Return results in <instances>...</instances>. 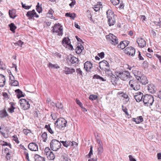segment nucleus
Returning <instances> with one entry per match:
<instances>
[{"instance_id": "obj_38", "label": "nucleus", "mask_w": 161, "mask_h": 161, "mask_svg": "<svg viewBox=\"0 0 161 161\" xmlns=\"http://www.w3.org/2000/svg\"><path fill=\"white\" fill-rule=\"evenodd\" d=\"M12 103L11 105V107L10 108H8V111L10 113H12L14 112V110L15 108L14 107V103Z\"/></svg>"}, {"instance_id": "obj_56", "label": "nucleus", "mask_w": 161, "mask_h": 161, "mask_svg": "<svg viewBox=\"0 0 161 161\" xmlns=\"http://www.w3.org/2000/svg\"><path fill=\"white\" fill-rule=\"evenodd\" d=\"M97 55L99 56V57H100L101 58H103L104 57V52H102L100 53H98Z\"/></svg>"}, {"instance_id": "obj_45", "label": "nucleus", "mask_w": 161, "mask_h": 161, "mask_svg": "<svg viewBox=\"0 0 161 161\" xmlns=\"http://www.w3.org/2000/svg\"><path fill=\"white\" fill-rule=\"evenodd\" d=\"M76 71L77 74H79L80 76L82 77L83 76V72L80 68L77 69H76Z\"/></svg>"}, {"instance_id": "obj_21", "label": "nucleus", "mask_w": 161, "mask_h": 161, "mask_svg": "<svg viewBox=\"0 0 161 161\" xmlns=\"http://www.w3.org/2000/svg\"><path fill=\"white\" fill-rule=\"evenodd\" d=\"M148 92L152 93L155 92V87L153 84H150L148 86L147 88Z\"/></svg>"}, {"instance_id": "obj_34", "label": "nucleus", "mask_w": 161, "mask_h": 161, "mask_svg": "<svg viewBox=\"0 0 161 161\" xmlns=\"http://www.w3.org/2000/svg\"><path fill=\"white\" fill-rule=\"evenodd\" d=\"M8 115L7 112L5 110H3L0 112V117L3 118Z\"/></svg>"}, {"instance_id": "obj_2", "label": "nucleus", "mask_w": 161, "mask_h": 161, "mask_svg": "<svg viewBox=\"0 0 161 161\" xmlns=\"http://www.w3.org/2000/svg\"><path fill=\"white\" fill-rule=\"evenodd\" d=\"M116 75L118 77L124 80H129L131 77L129 72L126 71L118 72Z\"/></svg>"}, {"instance_id": "obj_61", "label": "nucleus", "mask_w": 161, "mask_h": 161, "mask_svg": "<svg viewBox=\"0 0 161 161\" xmlns=\"http://www.w3.org/2000/svg\"><path fill=\"white\" fill-rule=\"evenodd\" d=\"M30 131V130H27L24 129L23 130V132L26 135H27V134L29 133Z\"/></svg>"}, {"instance_id": "obj_32", "label": "nucleus", "mask_w": 161, "mask_h": 161, "mask_svg": "<svg viewBox=\"0 0 161 161\" xmlns=\"http://www.w3.org/2000/svg\"><path fill=\"white\" fill-rule=\"evenodd\" d=\"M21 107L24 110H27L28 109L30 108V105L29 103V102L27 101L26 102V103H25V104L24 103Z\"/></svg>"}, {"instance_id": "obj_22", "label": "nucleus", "mask_w": 161, "mask_h": 161, "mask_svg": "<svg viewBox=\"0 0 161 161\" xmlns=\"http://www.w3.org/2000/svg\"><path fill=\"white\" fill-rule=\"evenodd\" d=\"M132 120L136 124H139L143 121V119L142 116H140L136 118H133Z\"/></svg>"}, {"instance_id": "obj_26", "label": "nucleus", "mask_w": 161, "mask_h": 161, "mask_svg": "<svg viewBox=\"0 0 161 161\" xmlns=\"http://www.w3.org/2000/svg\"><path fill=\"white\" fill-rule=\"evenodd\" d=\"M60 142L62 143L64 146L67 147H68V146H71V145L73 144L71 142L69 141H60Z\"/></svg>"}, {"instance_id": "obj_31", "label": "nucleus", "mask_w": 161, "mask_h": 161, "mask_svg": "<svg viewBox=\"0 0 161 161\" xmlns=\"http://www.w3.org/2000/svg\"><path fill=\"white\" fill-rule=\"evenodd\" d=\"M84 49L82 45L80 44V46H78L76 48V52L77 54H80Z\"/></svg>"}, {"instance_id": "obj_10", "label": "nucleus", "mask_w": 161, "mask_h": 161, "mask_svg": "<svg viewBox=\"0 0 161 161\" xmlns=\"http://www.w3.org/2000/svg\"><path fill=\"white\" fill-rule=\"evenodd\" d=\"M124 52L125 53L128 55L134 56L135 53V50L132 47H128L125 49Z\"/></svg>"}, {"instance_id": "obj_60", "label": "nucleus", "mask_w": 161, "mask_h": 161, "mask_svg": "<svg viewBox=\"0 0 161 161\" xmlns=\"http://www.w3.org/2000/svg\"><path fill=\"white\" fill-rule=\"evenodd\" d=\"M76 3V2L75 0H73L72 2L69 4V5L71 7H72L74 6V5Z\"/></svg>"}, {"instance_id": "obj_64", "label": "nucleus", "mask_w": 161, "mask_h": 161, "mask_svg": "<svg viewBox=\"0 0 161 161\" xmlns=\"http://www.w3.org/2000/svg\"><path fill=\"white\" fill-rule=\"evenodd\" d=\"M129 157L130 161H136L135 158H133L132 155H130Z\"/></svg>"}, {"instance_id": "obj_37", "label": "nucleus", "mask_w": 161, "mask_h": 161, "mask_svg": "<svg viewBox=\"0 0 161 161\" xmlns=\"http://www.w3.org/2000/svg\"><path fill=\"white\" fill-rule=\"evenodd\" d=\"M103 148L102 145L99 146L97 149V155L101 156L103 152Z\"/></svg>"}, {"instance_id": "obj_7", "label": "nucleus", "mask_w": 161, "mask_h": 161, "mask_svg": "<svg viewBox=\"0 0 161 161\" xmlns=\"http://www.w3.org/2000/svg\"><path fill=\"white\" fill-rule=\"evenodd\" d=\"M129 85L131 90H138L140 88V86L136 80H131L129 82Z\"/></svg>"}, {"instance_id": "obj_8", "label": "nucleus", "mask_w": 161, "mask_h": 161, "mask_svg": "<svg viewBox=\"0 0 161 161\" xmlns=\"http://www.w3.org/2000/svg\"><path fill=\"white\" fill-rule=\"evenodd\" d=\"M128 69L130 70H132L133 73L137 80L138 79H139L143 75L141 74V71L134 67L129 66Z\"/></svg>"}, {"instance_id": "obj_52", "label": "nucleus", "mask_w": 161, "mask_h": 161, "mask_svg": "<svg viewBox=\"0 0 161 161\" xmlns=\"http://www.w3.org/2000/svg\"><path fill=\"white\" fill-rule=\"evenodd\" d=\"M122 109L123 111L125 113V114L128 115H129L127 111V109L126 108H124L123 105L122 106Z\"/></svg>"}, {"instance_id": "obj_3", "label": "nucleus", "mask_w": 161, "mask_h": 161, "mask_svg": "<svg viewBox=\"0 0 161 161\" xmlns=\"http://www.w3.org/2000/svg\"><path fill=\"white\" fill-rule=\"evenodd\" d=\"M153 97L149 95H145L143 99V102L145 106L150 107L152 106L154 102Z\"/></svg>"}, {"instance_id": "obj_55", "label": "nucleus", "mask_w": 161, "mask_h": 161, "mask_svg": "<svg viewBox=\"0 0 161 161\" xmlns=\"http://www.w3.org/2000/svg\"><path fill=\"white\" fill-rule=\"evenodd\" d=\"M76 102L77 104H78L80 107H83V105L81 102L77 99H76Z\"/></svg>"}, {"instance_id": "obj_44", "label": "nucleus", "mask_w": 161, "mask_h": 161, "mask_svg": "<svg viewBox=\"0 0 161 161\" xmlns=\"http://www.w3.org/2000/svg\"><path fill=\"white\" fill-rule=\"evenodd\" d=\"M112 3L114 5H116L119 3V0H111Z\"/></svg>"}, {"instance_id": "obj_20", "label": "nucleus", "mask_w": 161, "mask_h": 161, "mask_svg": "<svg viewBox=\"0 0 161 161\" xmlns=\"http://www.w3.org/2000/svg\"><path fill=\"white\" fill-rule=\"evenodd\" d=\"M107 18L108 19L115 17L114 12L110 9H108L106 12Z\"/></svg>"}, {"instance_id": "obj_1", "label": "nucleus", "mask_w": 161, "mask_h": 161, "mask_svg": "<svg viewBox=\"0 0 161 161\" xmlns=\"http://www.w3.org/2000/svg\"><path fill=\"white\" fill-rule=\"evenodd\" d=\"M67 122L63 118H60L57 119L55 123L56 127L60 130H64L66 127Z\"/></svg>"}, {"instance_id": "obj_57", "label": "nucleus", "mask_w": 161, "mask_h": 161, "mask_svg": "<svg viewBox=\"0 0 161 161\" xmlns=\"http://www.w3.org/2000/svg\"><path fill=\"white\" fill-rule=\"evenodd\" d=\"M100 8L99 7V6L98 5H96L95 7H94V10L96 12H97L99 11L100 9Z\"/></svg>"}, {"instance_id": "obj_33", "label": "nucleus", "mask_w": 161, "mask_h": 161, "mask_svg": "<svg viewBox=\"0 0 161 161\" xmlns=\"http://www.w3.org/2000/svg\"><path fill=\"white\" fill-rule=\"evenodd\" d=\"M75 16L76 14L74 13H67L65 14L66 17H69L73 19H74Z\"/></svg>"}, {"instance_id": "obj_58", "label": "nucleus", "mask_w": 161, "mask_h": 161, "mask_svg": "<svg viewBox=\"0 0 161 161\" xmlns=\"http://www.w3.org/2000/svg\"><path fill=\"white\" fill-rule=\"evenodd\" d=\"M93 151H92V146H91L90 147V152L88 154V156L89 157H90L91 155L92 154Z\"/></svg>"}, {"instance_id": "obj_29", "label": "nucleus", "mask_w": 161, "mask_h": 161, "mask_svg": "<svg viewBox=\"0 0 161 161\" xmlns=\"http://www.w3.org/2000/svg\"><path fill=\"white\" fill-rule=\"evenodd\" d=\"M48 66L50 69H58L60 68V67L57 64H53L51 63H49Z\"/></svg>"}, {"instance_id": "obj_4", "label": "nucleus", "mask_w": 161, "mask_h": 161, "mask_svg": "<svg viewBox=\"0 0 161 161\" xmlns=\"http://www.w3.org/2000/svg\"><path fill=\"white\" fill-rule=\"evenodd\" d=\"M60 142L56 139L52 140L50 143V147L51 149L53 151L58 150L61 147Z\"/></svg>"}, {"instance_id": "obj_39", "label": "nucleus", "mask_w": 161, "mask_h": 161, "mask_svg": "<svg viewBox=\"0 0 161 161\" xmlns=\"http://www.w3.org/2000/svg\"><path fill=\"white\" fill-rule=\"evenodd\" d=\"M9 26L10 28V30L13 32L14 31L16 28V27L13 23H11L9 24Z\"/></svg>"}, {"instance_id": "obj_23", "label": "nucleus", "mask_w": 161, "mask_h": 161, "mask_svg": "<svg viewBox=\"0 0 161 161\" xmlns=\"http://www.w3.org/2000/svg\"><path fill=\"white\" fill-rule=\"evenodd\" d=\"M108 24L109 26L113 25L115 23V17L108 19Z\"/></svg>"}, {"instance_id": "obj_40", "label": "nucleus", "mask_w": 161, "mask_h": 161, "mask_svg": "<svg viewBox=\"0 0 161 161\" xmlns=\"http://www.w3.org/2000/svg\"><path fill=\"white\" fill-rule=\"evenodd\" d=\"M42 137L43 139V141L46 142L47 138V132H44L42 135Z\"/></svg>"}, {"instance_id": "obj_16", "label": "nucleus", "mask_w": 161, "mask_h": 161, "mask_svg": "<svg viewBox=\"0 0 161 161\" xmlns=\"http://www.w3.org/2000/svg\"><path fill=\"white\" fill-rule=\"evenodd\" d=\"M138 80L139 81L142 85H145L148 82V81L147 77L143 75L139 79H138Z\"/></svg>"}, {"instance_id": "obj_42", "label": "nucleus", "mask_w": 161, "mask_h": 161, "mask_svg": "<svg viewBox=\"0 0 161 161\" xmlns=\"http://www.w3.org/2000/svg\"><path fill=\"white\" fill-rule=\"evenodd\" d=\"M23 44V42L20 40H19L17 42L14 43L15 46H18L20 47H22Z\"/></svg>"}, {"instance_id": "obj_62", "label": "nucleus", "mask_w": 161, "mask_h": 161, "mask_svg": "<svg viewBox=\"0 0 161 161\" xmlns=\"http://www.w3.org/2000/svg\"><path fill=\"white\" fill-rule=\"evenodd\" d=\"M123 43L125 45V47L128 45L129 44V42L128 41H122Z\"/></svg>"}, {"instance_id": "obj_24", "label": "nucleus", "mask_w": 161, "mask_h": 161, "mask_svg": "<svg viewBox=\"0 0 161 161\" xmlns=\"http://www.w3.org/2000/svg\"><path fill=\"white\" fill-rule=\"evenodd\" d=\"M15 92L18 93L17 97L18 98H19L21 97H24L25 95V94H23V92L19 89L15 90Z\"/></svg>"}, {"instance_id": "obj_17", "label": "nucleus", "mask_w": 161, "mask_h": 161, "mask_svg": "<svg viewBox=\"0 0 161 161\" xmlns=\"http://www.w3.org/2000/svg\"><path fill=\"white\" fill-rule=\"evenodd\" d=\"M75 71V69L73 68H70L67 67H65L63 70L64 73L66 75L72 74Z\"/></svg>"}, {"instance_id": "obj_9", "label": "nucleus", "mask_w": 161, "mask_h": 161, "mask_svg": "<svg viewBox=\"0 0 161 161\" xmlns=\"http://www.w3.org/2000/svg\"><path fill=\"white\" fill-rule=\"evenodd\" d=\"M99 67L102 70H109V64L108 62L105 60L99 62Z\"/></svg>"}, {"instance_id": "obj_13", "label": "nucleus", "mask_w": 161, "mask_h": 161, "mask_svg": "<svg viewBox=\"0 0 161 161\" xmlns=\"http://www.w3.org/2000/svg\"><path fill=\"white\" fill-rule=\"evenodd\" d=\"M29 148L32 151H37L38 150V145L34 142L30 143L28 146Z\"/></svg>"}, {"instance_id": "obj_51", "label": "nucleus", "mask_w": 161, "mask_h": 161, "mask_svg": "<svg viewBox=\"0 0 161 161\" xmlns=\"http://www.w3.org/2000/svg\"><path fill=\"white\" fill-rule=\"evenodd\" d=\"M22 7L26 9H29L31 8V6H26L25 4H24L23 3H21Z\"/></svg>"}, {"instance_id": "obj_59", "label": "nucleus", "mask_w": 161, "mask_h": 161, "mask_svg": "<svg viewBox=\"0 0 161 161\" xmlns=\"http://www.w3.org/2000/svg\"><path fill=\"white\" fill-rule=\"evenodd\" d=\"M9 79L11 82L14 80V77L12 75H10Z\"/></svg>"}, {"instance_id": "obj_43", "label": "nucleus", "mask_w": 161, "mask_h": 161, "mask_svg": "<svg viewBox=\"0 0 161 161\" xmlns=\"http://www.w3.org/2000/svg\"><path fill=\"white\" fill-rule=\"evenodd\" d=\"M118 47L119 48L121 49H123L125 47V45H124L122 42H121L118 45Z\"/></svg>"}, {"instance_id": "obj_53", "label": "nucleus", "mask_w": 161, "mask_h": 161, "mask_svg": "<svg viewBox=\"0 0 161 161\" xmlns=\"http://www.w3.org/2000/svg\"><path fill=\"white\" fill-rule=\"evenodd\" d=\"M19 84L18 81L16 80H14L12 83V85L14 86H18L19 85Z\"/></svg>"}, {"instance_id": "obj_49", "label": "nucleus", "mask_w": 161, "mask_h": 161, "mask_svg": "<svg viewBox=\"0 0 161 161\" xmlns=\"http://www.w3.org/2000/svg\"><path fill=\"white\" fill-rule=\"evenodd\" d=\"M6 69V67L5 65L3 62H0V69L5 70Z\"/></svg>"}, {"instance_id": "obj_36", "label": "nucleus", "mask_w": 161, "mask_h": 161, "mask_svg": "<svg viewBox=\"0 0 161 161\" xmlns=\"http://www.w3.org/2000/svg\"><path fill=\"white\" fill-rule=\"evenodd\" d=\"M45 128L47 129L48 132L51 134L54 133V131L50 127V125H45Z\"/></svg>"}, {"instance_id": "obj_15", "label": "nucleus", "mask_w": 161, "mask_h": 161, "mask_svg": "<svg viewBox=\"0 0 161 161\" xmlns=\"http://www.w3.org/2000/svg\"><path fill=\"white\" fill-rule=\"evenodd\" d=\"M143 96V93L141 92H139L136 94V95L134 96V98L137 102H139L142 100Z\"/></svg>"}, {"instance_id": "obj_27", "label": "nucleus", "mask_w": 161, "mask_h": 161, "mask_svg": "<svg viewBox=\"0 0 161 161\" xmlns=\"http://www.w3.org/2000/svg\"><path fill=\"white\" fill-rule=\"evenodd\" d=\"M69 42V38H64L63 40L62 43L64 46H66L67 47L70 43Z\"/></svg>"}, {"instance_id": "obj_19", "label": "nucleus", "mask_w": 161, "mask_h": 161, "mask_svg": "<svg viewBox=\"0 0 161 161\" xmlns=\"http://www.w3.org/2000/svg\"><path fill=\"white\" fill-rule=\"evenodd\" d=\"M53 104L54 105H53V107H56L59 110V111H64V107L63 106L61 103L58 102L57 103H54L53 102Z\"/></svg>"}, {"instance_id": "obj_12", "label": "nucleus", "mask_w": 161, "mask_h": 161, "mask_svg": "<svg viewBox=\"0 0 161 161\" xmlns=\"http://www.w3.org/2000/svg\"><path fill=\"white\" fill-rule=\"evenodd\" d=\"M136 42L139 46L141 47H143L146 45V41L142 38H138Z\"/></svg>"}, {"instance_id": "obj_47", "label": "nucleus", "mask_w": 161, "mask_h": 161, "mask_svg": "<svg viewBox=\"0 0 161 161\" xmlns=\"http://www.w3.org/2000/svg\"><path fill=\"white\" fill-rule=\"evenodd\" d=\"M97 98V96L94 95H91L89 97V99L92 100H96Z\"/></svg>"}, {"instance_id": "obj_6", "label": "nucleus", "mask_w": 161, "mask_h": 161, "mask_svg": "<svg viewBox=\"0 0 161 161\" xmlns=\"http://www.w3.org/2000/svg\"><path fill=\"white\" fill-rule=\"evenodd\" d=\"M53 33H57V35L62 36L63 34L62 26L58 23L55 24L52 30Z\"/></svg>"}, {"instance_id": "obj_14", "label": "nucleus", "mask_w": 161, "mask_h": 161, "mask_svg": "<svg viewBox=\"0 0 161 161\" xmlns=\"http://www.w3.org/2000/svg\"><path fill=\"white\" fill-rule=\"evenodd\" d=\"M84 68L87 71H90L93 67L92 63L88 61H86L84 64Z\"/></svg>"}, {"instance_id": "obj_48", "label": "nucleus", "mask_w": 161, "mask_h": 161, "mask_svg": "<svg viewBox=\"0 0 161 161\" xmlns=\"http://www.w3.org/2000/svg\"><path fill=\"white\" fill-rule=\"evenodd\" d=\"M44 154L45 155H47L48 154V153H50L51 152V151L50 150V148L48 147H47L45 148L44 150Z\"/></svg>"}, {"instance_id": "obj_5", "label": "nucleus", "mask_w": 161, "mask_h": 161, "mask_svg": "<svg viewBox=\"0 0 161 161\" xmlns=\"http://www.w3.org/2000/svg\"><path fill=\"white\" fill-rule=\"evenodd\" d=\"M106 39L112 45H115L119 42L117 37L113 34L110 33L106 36Z\"/></svg>"}, {"instance_id": "obj_41", "label": "nucleus", "mask_w": 161, "mask_h": 161, "mask_svg": "<svg viewBox=\"0 0 161 161\" xmlns=\"http://www.w3.org/2000/svg\"><path fill=\"white\" fill-rule=\"evenodd\" d=\"M24 148V149L26 151L24 152V154L25 156V158L28 161H29V154L28 152L26 151V149L24 147V146H22Z\"/></svg>"}, {"instance_id": "obj_35", "label": "nucleus", "mask_w": 161, "mask_h": 161, "mask_svg": "<svg viewBox=\"0 0 161 161\" xmlns=\"http://www.w3.org/2000/svg\"><path fill=\"white\" fill-rule=\"evenodd\" d=\"M69 61L71 63L74 64L78 62V59L74 56H72Z\"/></svg>"}, {"instance_id": "obj_28", "label": "nucleus", "mask_w": 161, "mask_h": 161, "mask_svg": "<svg viewBox=\"0 0 161 161\" xmlns=\"http://www.w3.org/2000/svg\"><path fill=\"white\" fill-rule=\"evenodd\" d=\"M16 11L15 9H13L11 10H9V14L10 17L12 19H14L16 16L15 15Z\"/></svg>"}, {"instance_id": "obj_18", "label": "nucleus", "mask_w": 161, "mask_h": 161, "mask_svg": "<svg viewBox=\"0 0 161 161\" xmlns=\"http://www.w3.org/2000/svg\"><path fill=\"white\" fill-rule=\"evenodd\" d=\"M6 80L5 76L0 74V87H2L5 85Z\"/></svg>"}, {"instance_id": "obj_63", "label": "nucleus", "mask_w": 161, "mask_h": 161, "mask_svg": "<svg viewBox=\"0 0 161 161\" xmlns=\"http://www.w3.org/2000/svg\"><path fill=\"white\" fill-rule=\"evenodd\" d=\"M37 12H38L39 13H40L42 11V8L41 7H36V8Z\"/></svg>"}, {"instance_id": "obj_25", "label": "nucleus", "mask_w": 161, "mask_h": 161, "mask_svg": "<svg viewBox=\"0 0 161 161\" xmlns=\"http://www.w3.org/2000/svg\"><path fill=\"white\" fill-rule=\"evenodd\" d=\"M35 161H45L44 157H41L37 154L35 155Z\"/></svg>"}, {"instance_id": "obj_30", "label": "nucleus", "mask_w": 161, "mask_h": 161, "mask_svg": "<svg viewBox=\"0 0 161 161\" xmlns=\"http://www.w3.org/2000/svg\"><path fill=\"white\" fill-rule=\"evenodd\" d=\"M47 158L50 160H53L55 158V156L53 153L51 151L50 153H48V154L46 155Z\"/></svg>"}, {"instance_id": "obj_54", "label": "nucleus", "mask_w": 161, "mask_h": 161, "mask_svg": "<svg viewBox=\"0 0 161 161\" xmlns=\"http://www.w3.org/2000/svg\"><path fill=\"white\" fill-rule=\"evenodd\" d=\"M3 142L4 143L3 144H2V146H9L10 148H11V146L10 143H8L6 142H5L4 141H3Z\"/></svg>"}, {"instance_id": "obj_11", "label": "nucleus", "mask_w": 161, "mask_h": 161, "mask_svg": "<svg viewBox=\"0 0 161 161\" xmlns=\"http://www.w3.org/2000/svg\"><path fill=\"white\" fill-rule=\"evenodd\" d=\"M26 15L30 19H32L34 17L37 18L39 17V15L36 14L34 9L32 11H28L26 14Z\"/></svg>"}, {"instance_id": "obj_46", "label": "nucleus", "mask_w": 161, "mask_h": 161, "mask_svg": "<svg viewBox=\"0 0 161 161\" xmlns=\"http://www.w3.org/2000/svg\"><path fill=\"white\" fill-rule=\"evenodd\" d=\"M27 101L26 100L24 99H20L19 101V103L20 104V106H21L24 103L25 104Z\"/></svg>"}, {"instance_id": "obj_50", "label": "nucleus", "mask_w": 161, "mask_h": 161, "mask_svg": "<svg viewBox=\"0 0 161 161\" xmlns=\"http://www.w3.org/2000/svg\"><path fill=\"white\" fill-rule=\"evenodd\" d=\"M12 137L13 138V140L15 141L18 144L19 143V142L18 140V138L16 135H14Z\"/></svg>"}]
</instances>
